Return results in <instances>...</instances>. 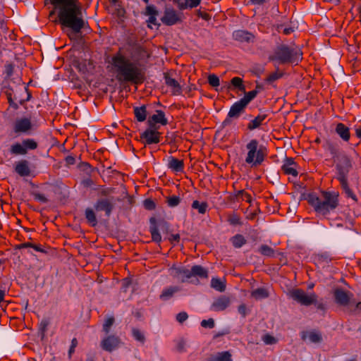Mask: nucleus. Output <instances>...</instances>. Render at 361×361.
I'll return each instance as SVG.
<instances>
[{"label": "nucleus", "instance_id": "obj_1", "mask_svg": "<svg viewBox=\"0 0 361 361\" xmlns=\"http://www.w3.org/2000/svg\"><path fill=\"white\" fill-rule=\"evenodd\" d=\"M55 9L59 8V18L61 24L73 30V34L80 32L85 27V22L82 19V10L77 4V0H49ZM48 0H44V4Z\"/></svg>", "mask_w": 361, "mask_h": 361}, {"label": "nucleus", "instance_id": "obj_2", "mask_svg": "<svg viewBox=\"0 0 361 361\" xmlns=\"http://www.w3.org/2000/svg\"><path fill=\"white\" fill-rule=\"evenodd\" d=\"M116 78L121 82L140 84L145 80V73L137 63L131 61L120 51L111 58Z\"/></svg>", "mask_w": 361, "mask_h": 361}, {"label": "nucleus", "instance_id": "obj_3", "mask_svg": "<svg viewBox=\"0 0 361 361\" xmlns=\"http://www.w3.org/2000/svg\"><path fill=\"white\" fill-rule=\"evenodd\" d=\"M308 202L317 213L327 215L338 206V193L323 191L319 197L310 195Z\"/></svg>", "mask_w": 361, "mask_h": 361}, {"label": "nucleus", "instance_id": "obj_4", "mask_svg": "<svg viewBox=\"0 0 361 361\" xmlns=\"http://www.w3.org/2000/svg\"><path fill=\"white\" fill-rule=\"evenodd\" d=\"M336 164V178L339 181L341 188L344 190L348 197L352 198L355 202L357 201L356 195L349 188L348 183V176L352 169V162L350 158L344 152L343 154L333 160Z\"/></svg>", "mask_w": 361, "mask_h": 361}, {"label": "nucleus", "instance_id": "obj_5", "mask_svg": "<svg viewBox=\"0 0 361 361\" xmlns=\"http://www.w3.org/2000/svg\"><path fill=\"white\" fill-rule=\"evenodd\" d=\"M302 59V53L300 50L286 44H279L274 50L269 60L273 61L274 65L298 63Z\"/></svg>", "mask_w": 361, "mask_h": 361}, {"label": "nucleus", "instance_id": "obj_6", "mask_svg": "<svg viewBox=\"0 0 361 361\" xmlns=\"http://www.w3.org/2000/svg\"><path fill=\"white\" fill-rule=\"evenodd\" d=\"M246 149L247 153L245 161L251 167L260 166L267 156V148L263 145H260L256 139L251 140L246 145Z\"/></svg>", "mask_w": 361, "mask_h": 361}, {"label": "nucleus", "instance_id": "obj_7", "mask_svg": "<svg viewBox=\"0 0 361 361\" xmlns=\"http://www.w3.org/2000/svg\"><path fill=\"white\" fill-rule=\"evenodd\" d=\"M290 298L302 305L310 306L312 304L316 305L317 296L315 293H307L302 289H293L290 292Z\"/></svg>", "mask_w": 361, "mask_h": 361}, {"label": "nucleus", "instance_id": "obj_8", "mask_svg": "<svg viewBox=\"0 0 361 361\" xmlns=\"http://www.w3.org/2000/svg\"><path fill=\"white\" fill-rule=\"evenodd\" d=\"M247 106H246L240 100L235 102L231 106L226 118L222 122V126L224 127L230 126L232 123V121L233 119H238L241 116V114L245 112Z\"/></svg>", "mask_w": 361, "mask_h": 361}, {"label": "nucleus", "instance_id": "obj_9", "mask_svg": "<svg viewBox=\"0 0 361 361\" xmlns=\"http://www.w3.org/2000/svg\"><path fill=\"white\" fill-rule=\"evenodd\" d=\"M183 16L182 13L176 11L173 8L166 7L161 21L165 25L171 26L181 23Z\"/></svg>", "mask_w": 361, "mask_h": 361}, {"label": "nucleus", "instance_id": "obj_10", "mask_svg": "<svg viewBox=\"0 0 361 361\" xmlns=\"http://www.w3.org/2000/svg\"><path fill=\"white\" fill-rule=\"evenodd\" d=\"M159 128L149 127L140 135V139L144 140L145 145L157 144L160 142L161 133Z\"/></svg>", "mask_w": 361, "mask_h": 361}, {"label": "nucleus", "instance_id": "obj_11", "mask_svg": "<svg viewBox=\"0 0 361 361\" xmlns=\"http://www.w3.org/2000/svg\"><path fill=\"white\" fill-rule=\"evenodd\" d=\"M121 343V340L118 336L108 335L102 340L100 345L104 350L111 353L118 348Z\"/></svg>", "mask_w": 361, "mask_h": 361}, {"label": "nucleus", "instance_id": "obj_12", "mask_svg": "<svg viewBox=\"0 0 361 361\" xmlns=\"http://www.w3.org/2000/svg\"><path fill=\"white\" fill-rule=\"evenodd\" d=\"M168 119L166 118L165 113L161 110H155V114L149 116L147 118V123L149 127L159 128L157 124L166 126Z\"/></svg>", "mask_w": 361, "mask_h": 361}, {"label": "nucleus", "instance_id": "obj_13", "mask_svg": "<svg viewBox=\"0 0 361 361\" xmlns=\"http://www.w3.org/2000/svg\"><path fill=\"white\" fill-rule=\"evenodd\" d=\"M112 198L99 199L94 204V209L97 212L104 211L106 216H109L114 209V204Z\"/></svg>", "mask_w": 361, "mask_h": 361}, {"label": "nucleus", "instance_id": "obj_14", "mask_svg": "<svg viewBox=\"0 0 361 361\" xmlns=\"http://www.w3.org/2000/svg\"><path fill=\"white\" fill-rule=\"evenodd\" d=\"M322 147L324 150L330 154L332 160H334L344 153L338 142H334L329 139L324 142Z\"/></svg>", "mask_w": 361, "mask_h": 361}, {"label": "nucleus", "instance_id": "obj_15", "mask_svg": "<svg viewBox=\"0 0 361 361\" xmlns=\"http://www.w3.org/2000/svg\"><path fill=\"white\" fill-rule=\"evenodd\" d=\"M335 301L341 306H348L353 297V294L348 291H345L341 288H337L334 293Z\"/></svg>", "mask_w": 361, "mask_h": 361}, {"label": "nucleus", "instance_id": "obj_16", "mask_svg": "<svg viewBox=\"0 0 361 361\" xmlns=\"http://www.w3.org/2000/svg\"><path fill=\"white\" fill-rule=\"evenodd\" d=\"M164 78L166 85L171 88V92L174 95H179L182 92V88L180 83L172 78L171 73H165Z\"/></svg>", "mask_w": 361, "mask_h": 361}, {"label": "nucleus", "instance_id": "obj_17", "mask_svg": "<svg viewBox=\"0 0 361 361\" xmlns=\"http://www.w3.org/2000/svg\"><path fill=\"white\" fill-rule=\"evenodd\" d=\"M231 303V300L228 297L221 295L214 300L211 305V310L215 312L224 311L226 310Z\"/></svg>", "mask_w": 361, "mask_h": 361}, {"label": "nucleus", "instance_id": "obj_18", "mask_svg": "<svg viewBox=\"0 0 361 361\" xmlns=\"http://www.w3.org/2000/svg\"><path fill=\"white\" fill-rule=\"evenodd\" d=\"M151 106L152 104H147L140 106H135L133 108L135 118L138 122H143L147 119L149 109Z\"/></svg>", "mask_w": 361, "mask_h": 361}, {"label": "nucleus", "instance_id": "obj_19", "mask_svg": "<svg viewBox=\"0 0 361 361\" xmlns=\"http://www.w3.org/2000/svg\"><path fill=\"white\" fill-rule=\"evenodd\" d=\"M233 37L236 41L247 43L252 42L255 39L254 35H252L251 32L242 30L233 32Z\"/></svg>", "mask_w": 361, "mask_h": 361}, {"label": "nucleus", "instance_id": "obj_20", "mask_svg": "<svg viewBox=\"0 0 361 361\" xmlns=\"http://www.w3.org/2000/svg\"><path fill=\"white\" fill-rule=\"evenodd\" d=\"M282 171L286 175H291L296 177L298 174L297 171L296 163L292 158H286L285 163L281 167Z\"/></svg>", "mask_w": 361, "mask_h": 361}, {"label": "nucleus", "instance_id": "obj_21", "mask_svg": "<svg viewBox=\"0 0 361 361\" xmlns=\"http://www.w3.org/2000/svg\"><path fill=\"white\" fill-rule=\"evenodd\" d=\"M30 120L26 118L18 119L14 126L16 133H25L31 128Z\"/></svg>", "mask_w": 361, "mask_h": 361}, {"label": "nucleus", "instance_id": "obj_22", "mask_svg": "<svg viewBox=\"0 0 361 361\" xmlns=\"http://www.w3.org/2000/svg\"><path fill=\"white\" fill-rule=\"evenodd\" d=\"M335 132L344 142L349 141L350 138V129L343 123H337L335 128Z\"/></svg>", "mask_w": 361, "mask_h": 361}, {"label": "nucleus", "instance_id": "obj_23", "mask_svg": "<svg viewBox=\"0 0 361 361\" xmlns=\"http://www.w3.org/2000/svg\"><path fill=\"white\" fill-rule=\"evenodd\" d=\"M168 167L174 172H181L184 169V162L173 157L168 158Z\"/></svg>", "mask_w": 361, "mask_h": 361}, {"label": "nucleus", "instance_id": "obj_24", "mask_svg": "<svg viewBox=\"0 0 361 361\" xmlns=\"http://www.w3.org/2000/svg\"><path fill=\"white\" fill-rule=\"evenodd\" d=\"M207 361H233L232 355L229 351L219 352L211 355Z\"/></svg>", "mask_w": 361, "mask_h": 361}, {"label": "nucleus", "instance_id": "obj_25", "mask_svg": "<svg viewBox=\"0 0 361 361\" xmlns=\"http://www.w3.org/2000/svg\"><path fill=\"white\" fill-rule=\"evenodd\" d=\"M15 171L21 176H27L30 173L28 163L26 160H23L17 163L15 167Z\"/></svg>", "mask_w": 361, "mask_h": 361}, {"label": "nucleus", "instance_id": "obj_26", "mask_svg": "<svg viewBox=\"0 0 361 361\" xmlns=\"http://www.w3.org/2000/svg\"><path fill=\"white\" fill-rule=\"evenodd\" d=\"M175 276L178 278H180L182 282H185L188 279L192 277L191 269H188L186 268H175Z\"/></svg>", "mask_w": 361, "mask_h": 361}, {"label": "nucleus", "instance_id": "obj_27", "mask_svg": "<svg viewBox=\"0 0 361 361\" xmlns=\"http://www.w3.org/2000/svg\"><path fill=\"white\" fill-rule=\"evenodd\" d=\"M150 223L151 226L149 231L152 235V239L154 242L159 243L161 241V236L156 225V219L154 218H151Z\"/></svg>", "mask_w": 361, "mask_h": 361}, {"label": "nucleus", "instance_id": "obj_28", "mask_svg": "<svg viewBox=\"0 0 361 361\" xmlns=\"http://www.w3.org/2000/svg\"><path fill=\"white\" fill-rule=\"evenodd\" d=\"M180 290V288L178 286H169L164 288L159 298L162 300H168L171 298L175 293H178Z\"/></svg>", "mask_w": 361, "mask_h": 361}, {"label": "nucleus", "instance_id": "obj_29", "mask_svg": "<svg viewBox=\"0 0 361 361\" xmlns=\"http://www.w3.org/2000/svg\"><path fill=\"white\" fill-rule=\"evenodd\" d=\"M192 277L196 276L201 279L208 278V271L200 265H195L191 268Z\"/></svg>", "mask_w": 361, "mask_h": 361}, {"label": "nucleus", "instance_id": "obj_30", "mask_svg": "<svg viewBox=\"0 0 361 361\" xmlns=\"http://www.w3.org/2000/svg\"><path fill=\"white\" fill-rule=\"evenodd\" d=\"M266 114H259L254 119L251 120L247 125V128L250 130H253L257 128H259L262 122L266 119Z\"/></svg>", "mask_w": 361, "mask_h": 361}, {"label": "nucleus", "instance_id": "obj_31", "mask_svg": "<svg viewBox=\"0 0 361 361\" xmlns=\"http://www.w3.org/2000/svg\"><path fill=\"white\" fill-rule=\"evenodd\" d=\"M85 216L87 223L92 227L97 224V219L94 211L92 208H87L85 212Z\"/></svg>", "mask_w": 361, "mask_h": 361}, {"label": "nucleus", "instance_id": "obj_32", "mask_svg": "<svg viewBox=\"0 0 361 361\" xmlns=\"http://www.w3.org/2000/svg\"><path fill=\"white\" fill-rule=\"evenodd\" d=\"M307 336L312 343H319L322 339L321 334L316 331L303 333L302 336V339L305 340Z\"/></svg>", "mask_w": 361, "mask_h": 361}, {"label": "nucleus", "instance_id": "obj_33", "mask_svg": "<svg viewBox=\"0 0 361 361\" xmlns=\"http://www.w3.org/2000/svg\"><path fill=\"white\" fill-rule=\"evenodd\" d=\"M251 295L256 300H260L268 298L269 293L267 289L264 288H259L252 290Z\"/></svg>", "mask_w": 361, "mask_h": 361}, {"label": "nucleus", "instance_id": "obj_34", "mask_svg": "<svg viewBox=\"0 0 361 361\" xmlns=\"http://www.w3.org/2000/svg\"><path fill=\"white\" fill-rule=\"evenodd\" d=\"M192 208L197 209L199 214H204L208 208V204L206 202H200L198 200H194L192 203Z\"/></svg>", "mask_w": 361, "mask_h": 361}, {"label": "nucleus", "instance_id": "obj_35", "mask_svg": "<svg viewBox=\"0 0 361 361\" xmlns=\"http://www.w3.org/2000/svg\"><path fill=\"white\" fill-rule=\"evenodd\" d=\"M211 286L219 292H224L226 289V283L217 278L212 279Z\"/></svg>", "mask_w": 361, "mask_h": 361}, {"label": "nucleus", "instance_id": "obj_36", "mask_svg": "<svg viewBox=\"0 0 361 361\" xmlns=\"http://www.w3.org/2000/svg\"><path fill=\"white\" fill-rule=\"evenodd\" d=\"M259 93V90H252L248 92H245V95L240 100L247 106L250 102L253 100Z\"/></svg>", "mask_w": 361, "mask_h": 361}, {"label": "nucleus", "instance_id": "obj_37", "mask_svg": "<svg viewBox=\"0 0 361 361\" xmlns=\"http://www.w3.org/2000/svg\"><path fill=\"white\" fill-rule=\"evenodd\" d=\"M11 152L15 155H24L27 154V150H25V147L23 146V143H16L11 146Z\"/></svg>", "mask_w": 361, "mask_h": 361}, {"label": "nucleus", "instance_id": "obj_38", "mask_svg": "<svg viewBox=\"0 0 361 361\" xmlns=\"http://www.w3.org/2000/svg\"><path fill=\"white\" fill-rule=\"evenodd\" d=\"M233 245L236 248L241 247L246 243V240L243 235L237 234L231 239Z\"/></svg>", "mask_w": 361, "mask_h": 361}, {"label": "nucleus", "instance_id": "obj_39", "mask_svg": "<svg viewBox=\"0 0 361 361\" xmlns=\"http://www.w3.org/2000/svg\"><path fill=\"white\" fill-rule=\"evenodd\" d=\"M231 85L233 86L235 88H237L240 92H245V87L243 85V80L241 78H233L231 80Z\"/></svg>", "mask_w": 361, "mask_h": 361}, {"label": "nucleus", "instance_id": "obj_40", "mask_svg": "<svg viewBox=\"0 0 361 361\" xmlns=\"http://www.w3.org/2000/svg\"><path fill=\"white\" fill-rule=\"evenodd\" d=\"M15 65L10 62H6L4 65V74L5 79H10L14 72Z\"/></svg>", "mask_w": 361, "mask_h": 361}, {"label": "nucleus", "instance_id": "obj_41", "mask_svg": "<svg viewBox=\"0 0 361 361\" xmlns=\"http://www.w3.org/2000/svg\"><path fill=\"white\" fill-rule=\"evenodd\" d=\"M283 75V73L279 71V68H276V71L271 74L265 79V81L269 84H271L274 81L281 78Z\"/></svg>", "mask_w": 361, "mask_h": 361}, {"label": "nucleus", "instance_id": "obj_42", "mask_svg": "<svg viewBox=\"0 0 361 361\" xmlns=\"http://www.w3.org/2000/svg\"><path fill=\"white\" fill-rule=\"evenodd\" d=\"M259 252L264 256L272 257L274 255V250L267 245H262L259 248Z\"/></svg>", "mask_w": 361, "mask_h": 361}, {"label": "nucleus", "instance_id": "obj_43", "mask_svg": "<svg viewBox=\"0 0 361 361\" xmlns=\"http://www.w3.org/2000/svg\"><path fill=\"white\" fill-rule=\"evenodd\" d=\"M114 322H115V319H114V317H109V318H107L105 320V322H104V323L103 324L102 329H103V331L106 334H109L111 327L114 324Z\"/></svg>", "mask_w": 361, "mask_h": 361}, {"label": "nucleus", "instance_id": "obj_44", "mask_svg": "<svg viewBox=\"0 0 361 361\" xmlns=\"http://www.w3.org/2000/svg\"><path fill=\"white\" fill-rule=\"evenodd\" d=\"M132 334L135 340L142 343H145V337L141 331L137 329H133Z\"/></svg>", "mask_w": 361, "mask_h": 361}, {"label": "nucleus", "instance_id": "obj_45", "mask_svg": "<svg viewBox=\"0 0 361 361\" xmlns=\"http://www.w3.org/2000/svg\"><path fill=\"white\" fill-rule=\"evenodd\" d=\"M22 143L27 151V149H35L37 147V143L32 139L24 140Z\"/></svg>", "mask_w": 361, "mask_h": 361}, {"label": "nucleus", "instance_id": "obj_46", "mask_svg": "<svg viewBox=\"0 0 361 361\" xmlns=\"http://www.w3.org/2000/svg\"><path fill=\"white\" fill-rule=\"evenodd\" d=\"M316 260L317 263L320 264H329L331 262V259L327 254H319L316 257Z\"/></svg>", "mask_w": 361, "mask_h": 361}, {"label": "nucleus", "instance_id": "obj_47", "mask_svg": "<svg viewBox=\"0 0 361 361\" xmlns=\"http://www.w3.org/2000/svg\"><path fill=\"white\" fill-rule=\"evenodd\" d=\"M208 82L213 87H217L220 85L219 78L215 74H210L208 76Z\"/></svg>", "mask_w": 361, "mask_h": 361}, {"label": "nucleus", "instance_id": "obj_48", "mask_svg": "<svg viewBox=\"0 0 361 361\" xmlns=\"http://www.w3.org/2000/svg\"><path fill=\"white\" fill-rule=\"evenodd\" d=\"M158 13V11L154 5L147 6L144 13L147 16H157Z\"/></svg>", "mask_w": 361, "mask_h": 361}, {"label": "nucleus", "instance_id": "obj_49", "mask_svg": "<svg viewBox=\"0 0 361 361\" xmlns=\"http://www.w3.org/2000/svg\"><path fill=\"white\" fill-rule=\"evenodd\" d=\"M180 199L178 196L173 195L167 198L166 202L171 207H176L179 204Z\"/></svg>", "mask_w": 361, "mask_h": 361}, {"label": "nucleus", "instance_id": "obj_50", "mask_svg": "<svg viewBox=\"0 0 361 361\" xmlns=\"http://www.w3.org/2000/svg\"><path fill=\"white\" fill-rule=\"evenodd\" d=\"M228 221L231 225H240L241 221L239 216L236 214H233L228 216Z\"/></svg>", "mask_w": 361, "mask_h": 361}, {"label": "nucleus", "instance_id": "obj_51", "mask_svg": "<svg viewBox=\"0 0 361 361\" xmlns=\"http://www.w3.org/2000/svg\"><path fill=\"white\" fill-rule=\"evenodd\" d=\"M12 94H13V90L8 89L5 91V94L6 95L8 102L10 104V106H13L15 109H18V106L16 103L14 102L13 98H12Z\"/></svg>", "mask_w": 361, "mask_h": 361}, {"label": "nucleus", "instance_id": "obj_52", "mask_svg": "<svg viewBox=\"0 0 361 361\" xmlns=\"http://www.w3.org/2000/svg\"><path fill=\"white\" fill-rule=\"evenodd\" d=\"M31 195L33 196L35 200L41 203H47L48 202V199L45 197V195L38 192H32Z\"/></svg>", "mask_w": 361, "mask_h": 361}, {"label": "nucleus", "instance_id": "obj_53", "mask_svg": "<svg viewBox=\"0 0 361 361\" xmlns=\"http://www.w3.org/2000/svg\"><path fill=\"white\" fill-rule=\"evenodd\" d=\"M262 341L267 345L275 344L277 341L276 338L270 334H265L262 336Z\"/></svg>", "mask_w": 361, "mask_h": 361}, {"label": "nucleus", "instance_id": "obj_54", "mask_svg": "<svg viewBox=\"0 0 361 361\" xmlns=\"http://www.w3.org/2000/svg\"><path fill=\"white\" fill-rule=\"evenodd\" d=\"M114 14L116 15L118 18H123L126 14V11L123 7H122L120 4L115 6Z\"/></svg>", "mask_w": 361, "mask_h": 361}, {"label": "nucleus", "instance_id": "obj_55", "mask_svg": "<svg viewBox=\"0 0 361 361\" xmlns=\"http://www.w3.org/2000/svg\"><path fill=\"white\" fill-rule=\"evenodd\" d=\"M201 326L204 328L212 329L214 327V321L213 319H204L201 322Z\"/></svg>", "mask_w": 361, "mask_h": 361}, {"label": "nucleus", "instance_id": "obj_56", "mask_svg": "<svg viewBox=\"0 0 361 361\" xmlns=\"http://www.w3.org/2000/svg\"><path fill=\"white\" fill-rule=\"evenodd\" d=\"M144 207L147 210H153L156 207V204L151 199H146L144 201Z\"/></svg>", "mask_w": 361, "mask_h": 361}, {"label": "nucleus", "instance_id": "obj_57", "mask_svg": "<svg viewBox=\"0 0 361 361\" xmlns=\"http://www.w3.org/2000/svg\"><path fill=\"white\" fill-rule=\"evenodd\" d=\"M277 30L281 32H282L284 35H290L291 34L294 30L293 27H283L282 25H278Z\"/></svg>", "mask_w": 361, "mask_h": 361}, {"label": "nucleus", "instance_id": "obj_58", "mask_svg": "<svg viewBox=\"0 0 361 361\" xmlns=\"http://www.w3.org/2000/svg\"><path fill=\"white\" fill-rule=\"evenodd\" d=\"M188 315L187 312H179L176 315V320L180 324H182L183 322L186 321L188 319Z\"/></svg>", "mask_w": 361, "mask_h": 361}, {"label": "nucleus", "instance_id": "obj_59", "mask_svg": "<svg viewBox=\"0 0 361 361\" xmlns=\"http://www.w3.org/2000/svg\"><path fill=\"white\" fill-rule=\"evenodd\" d=\"M200 0H185L186 8H195L200 4Z\"/></svg>", "mask_w": 361, "mask_h": 361}, {"label": "nucleus", "instance_id": "obj_60", "mask_svg": "<svg viewBox=\"0 0 361 361\" xmlns=\"http://www.w3.org/2000/svg\"><path fill=\"white\" fill-rule=\"evenodd\" d=\"M197 14L199 17L202 18V19L205 20H209L211 19V16L204 11H197Z\"/></svg>", "mask_w": 361, "mask_h": 361}, {"label": "nucleus", "instance_id": "obj_61", "mask_svg": "<svg viewBox=\"0 0 361 361\" xmlns=\"http://www.w3.org/2000/svg\"><path fill=\"white\" fill-rule=\"evenodd\" d=\"M238 312L245 317L247 315V310L245 304H241L238 308Z\"/></svg>", "mask_w": 361, "mask_h": 361}, {"label": "nucleus", "instance_id": "obj_62", "mask_svg": "<svg viewBox=\"0 0 361 361\" xmlns=\"http://www.w3.org/2000/svg\"><path fill=\"white\" fill-rule=\"evenodd\" d=\"M48 325H49L48 321H47L45 319H43L41 321V322L39 324V329L43 334L47 331Z\"/></svg>", "mask_w": 361, "mask_h": 361}, {"label": "nucleus", "instance_id": "obj_63", "mask_svg": "<svg viewBox=\"0 0 361 361\" xmlns=\"http://www.w3.org/2000/svg\"><path fill=\"white\" fill-rule=\"evenodd\" d=\"M173 1L177 4V6L180 10H184L186 9V4L185 0H173Z\"/></svg>", "mask_w": 361, "mask_h": 361}, {"label": "nucleus", "instance_id": "obj_64", "mask_svg": "<svg viewBox=\"0 0 361 361\" xmlns=\"http://www.w3.org/2000/svg\"><path fill=\"white\" fill-rule=\"evenodd\" d=\"M9 80H10V79H5L4 78L3 82H2V87H1V89H2V91H3L4 93H5V91L6 90L11 89L10 87V85H9Z\"/></svg>", "mask_w": 361, "mask_h": 361}]
</instances>
